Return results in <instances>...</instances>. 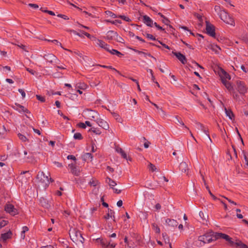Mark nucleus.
Masks as SVG:
<instances>
[{
    "label": "nucleus",
    "instance_id": "nucleus-1",
    "mask_svg": "<svg viewBox=\"0 0 248 248\" xmlns=\"http://www.w3.org/2000/svg\"><path fill=\"white\" fill-rule=\"evenodd\" d=\"M198 240L202 242L203 244L209 243L217 240L216 233L210 232L203 235L200 236Z\"/></svg>",
    "mask_w": 248,
    "mask_h": 248
},
{
    "label": "nucleus",
    "instance_id": "nucleus-2",
    "mask_svg": "<svg viewBox=\"0 0 248 248\" xmlns=\"http://www.w3.org/2000/svg\"><path fill=\"white\" fill-rule=\"evenodd\" d=\"M159 15H160L163 18V22L167 26V28H166V30H167L168 31H169V30L170 31L171 29L176 30H180V29H182L186 31H192L191 30H189L187 27L184 26H181L180 25H177L176 26V28H174L172 26H171L170 25H168V23H169V22H170V21L167 18H166L161 13H159Z\"/></svg>",
    "mask_w": 248,
    "mask_h": 248
},
{
    "label": "nucleus",
    "instance_id": "nucleus-3",
    "mask_svg": "<svg viewBox=\"0 0 248 248\" xmlns=\"http://www.w3.org/2000/svg\"><path fill=\"white\" fill-rule=\"evenodd\" d=\"M37 179L42 184L43 186L45 188L49 184V180L48 176L45 175L43 172H38L37 175Z\"/></svg>",
    "mask_w": 248,
    "mask_h": 248
},
{
    "label": "nucleus",
    "instance_id": "nucleus-4",
    "mask_svg": "<svg viewBox=\"0 0 248 248\" xmlns=\"http://www.w3.org/2000/svg\"><path fill=\"white\" fill-rule=\"evenodd\" d=\"M235 88L241 94H245L248 90V88L244 82L239 80L236 81Z\"/></svg>",
    "mask_w": 248,
    "mask_h": 248
},
{
    "label": "nucleus",
    "instance_id": "nucleus-5",
    "mask_svg": "<svg viewBox=\"0 0 248 248\" xmlns=\"http://www.w3.org/2000/svg\"><path fill=\"white\" fill-rule=\"evenodd\" d=\"M4 210L6 213L13 216L17 214V209L9 202L7 203L4 206Z\"/></svg>",
    "mask_w": 248,
    "mask_h": 248
},
{
    "label": "nucleus",
    "instance_id": "nucleus-6",
    "mask_svg": "<svg viewBox=\"0 0 248 248\" xmlns=\"http://www.w3.org/2000/svg\"><path fill=\"white\" fill-rule=\"evenodd\" d=\"M42 56L49 62L58 63L59 60L57 58L52 54H45Z\"/></svg>",
    "mask_w": 248,
    "mask_h": 248
},
{
    "label": "nucleus",
    "instance_id": "nucleus-7",
    "mask_svg": "<svg viewBox=\"0 0 248 248\" xmlns=\"http://www.w3.org/2000/svg\"><path fill=\"white\" fill-rule=\"evenodd\" d=\"M12 108L18 111L20 113L24 112L29 113V110L26 108L24 106L20 105L19 104L15 103L12 106Z\"/></svg>",
    "mask_w": 248,
    "mask_h": 248
},
{
    "label": "nucleus",
    "instance_id": "nucleus-8",
    "mask_svg": "<svg viewBox=\"0 0 248 248\" xmlns=\"http://www.w3.org/2000/svg\"><path fill=\"white\" fill-rule=\"evenodd\" d=\"M96 45H98L100 47L104 49L106 51H109V45L106 44L103 41L99 39H96L95 41Z\"/></svg>",
    "mask_w": 248,
    "mask_h": 248
},
{
    "label": "nucleus",
    "instance_id": "nucleus-9",
    "mask_svg": "<svg viewBox=\"0 0 248 248\" xmlns=\"http://www.w3.org/2000/svg\"><path fill=\"white\" fill-rule=\"evenodd\" d=\"M219 75L221 79L222 82H223V80L227 81V79H231V76L223 69L220 70Z\"/></svg>",
    "mask_w": 248,
    "mask_h": 248
},
{
    "label": "nucleus",
    "instance_id": "nucleus-10",
    "mask_svg": "<svg viewBox=\"0 0 248 248\" xmlns=\"http://www.w3.org/2000/svg\"><path fill=\"white\" fill-rule=\"evenodd\" d=\"M74 33L75 35H78L80 37H82L84 35H86L88 38L93 41H95V39H96L95 37L92 36L91 34L86 32H74Z\"/></svg>",
    "mask_w": 248,
    "mask_h": 248
},
{
    "label": "nucleus",
    "instance_id": "nucleus-11",
    "mask_svg": "<svg viewBox=\"0 0 248 248\" xmlns=\"http://www.w3.org/2000/svg\"><path fill=\"white\" fill-rule=\"evenodd\" d=\"M96 122L99 126L102 127L104 129L107 130L109 128V125L107 122L102 119L98 118L96 120Z\"/></svg>",
    "mask_w": 248,
    "mask_h": 248
},
{
    "label": "nucleus",
    "instance_id": "nucleus-12",
    "mask_svg": "<svg viewBox=\"0 0 248 248\" xmlns=\"http://www.w3.org/2000/svg\"><path fill=\"white\" fill-rule=\"evenodd\" d=\"M142 21L148 26L152 27L154 25L153 20L147 15L143 16Z\"/></svg>",
    "mask_w": 248,
    "mask_h": 248
},
{
    "label": "nucleus",
    "instance_id": "nucleus-13",
    "mask_svg": "<svg viewBox=\"0 0 248 248\" xmlns=\"http://www.w3.org/2000/svg\"><path fill=\"white\" fill-rule=\"evenodd\" d=\"M12 232L11 231H9L8 232L1 234L0 237V241L2 242H6V240L10 238L12 236Z\"/></svg>",
    "mask_w": 248,
    "mask_h": 248
},
{
    "label": "nucleus",
    "instance_id": "nucleus-14",
    "mask_svg": "<svg viewBox=\"0 0 248 248\" xmlns=\"http://www.w3.org/2000/svg\"><path fill=\"white\" fill-rule=\"evenodd\" d=\"M205 31L201 30V31H216V27L212 24L209 21L205 20Z\"/></svg>",
    "mask_w": 248,
    "mask_h": 248
},
{
    "label": "nucleus",
    "instance_id": "nucleus-15",
    "mask_svg": "<svg viewBox=\"0 0 248 248\" xmlns=\"http://www.w3.org/2000/svg\"><path fill=\"white\" fill-rule=\"evenodd\" d=\"M174 54L182 63L185 64L186 62V57L180 52H175Z\"/></svg>",
    "mask_w": 248,
    "mask_h": 248
},
{
    "label": "nucleus",
    "instance_id": "nucleus-16",
    "mask_svg": "<svg viewBox=\"0 0 248 248\" xmlns=\"http://www.w3.org/2000/svg\"><path fill=\"white\" fill-rule=\"evenodd\" d=\"M165 222L169 226L172 227H176L178 224L177 221L173 219L167 218L165 220Z\"/></svg>",
    "mask_w": 248,
    "mask_h": 248
},
{
    "label": "nucleus",
    "instance_id": "nucleus-17",
    "mask_svg": "<svg viewBox=\"0 0 248 248\" xmlns=\"http://www.w3.org/2000/svg\"><path fill=\"white\" fill-rule=\"evenodd\" d=\"M118 34L117 32H108L106 38L108 40H115L117 37Z\"/></svg>",
    "mask_w": 248,
    "mask_h": 248
},
{
    "label": "nucleus",
    "instance_id": "nucleus-18",
    "mask_svg": "<svg viewBox=\"0 0 248 248\" xmlns=\"http://www.w3.org/2000/svg\"><path fill=\"white\" fill-rule=\"evenodd\" d=\"M195 16H196V17H197V18L199 20V23L198 24V29L199 30H201L200 29V28L201 27H202L203 26V24H204V22H203V18H202V16H201L200 14H197V13H196L195 14Z\"/></svg>",
    "mask_w": 248,
    "mask_h": 248
},
{
    "label": "nucleus",
    "instance_id": "nucleus-19",
    "mask_svg": "<svg viewBox=\"0 0 248 248\" xmlns=\"http://www.w3.org/2000/svg\"><path fill=\"white\" fill-rule=\"evenodd\" d=\"M85 113H87L88 115L92 119H94L98 115V113L96 111L90 109L86 110Z\"/></svg>",
    "mask_w": 248,
    "mask_h": 248
},
{
    "label": "nucleus",
    "instance_id": "nucleus-20",
    "mask_svg": "<svg viewBox=\"0 0 248 248\" xmlns=\"http://www.w3.org/2000/svg\"><path fill=\"white\" fill-rule=\"evenodd\" d=\"M114 212L113 210H112L111 209H108V213L107 214V215L104 217L106 219H108L110 217L113 218V220L115 221V217H114Z\"/></svg>",
    "mask_w": 248,
    "mask_h": 248
},
{
    "label": "nucleus",
    "instance_id": "nucleus-21",
    "mask_svg": "<svg viewBox=\"0 0 248 248\" xmlns=\"http://www.w3.org/2000/svg\"><path fill=\"white\" fill-rule=\"evenodd\" d=\"M70 169H71V172L73 174H74L75 175H79L80 170L77 167L74 166L73 165H71L70 166Z\"/></svg>",
    "mask_w": 248,
    "mask_h": 248
},
{
    "label": "nucleus",
    "instance_id": "nucleus-22",
    "mask_svg": "<svg viewBox=\"0 0 248 248\" xmlns=\"http://www.w3.org/2000/svg\"><path fill=\"white\" fill-rule=\"evenodd\" d=\"M175 123L177 124H180V125H182L185 129H187V130H188V127H187L186 125H185V124L184 123H183V122L182 121V119L179 118V117L178 116H176L175 117Z\"/></svg>",
    "mask_w": 248,
    "mask_h": 248
},
{
    "label": "nucleus",
    "instance_id": "nucleus-23",
    "mask_svg": "<svg viewBox=\"0 0 248 248\" xmlns=\"http://www.w3.org/2000/svg\"><path fill=\"white\" fill-rule=\"evenodd\" d=\"M179 169L182 172H186L187 170V165L186 162H181L179 165Z\"/></svg>",
    "mask_w": 248,
    "mask_h": 248
},
{
    "label": "nucleus",
    "instance_id": "nucleus-24",
    "mask_svg": "<svg viewBox=\"0 0 248 248\" xmlns=\"http://www.w3.org/2000/svg\"><path fill=\"white\" fill-rule=\"evenodd\" d=\"M82 159L85 161L90 160L92 161L93 158V155L91 153H86L82 155Z\"/></svg>",
    "mask_w": 248,
    "mask_h": 248
},
{
    "label": "nucleus",
    "instance_id": "nucleus-25",
    "mask_svg": "<svg viewBox=\"0 0 248 248\" xmlns=\"http://www.w3.org/2000/svg\"><path fill=\"white\" fill-rule=\"evenodd\" d=\"M222 83L225 86V87L230 91H233L234 89L232 84L228 81H223Z\"/></svg>",
    "mask_w": 248,
    "mask_h": 248
},
{
    "label": "nucleus",
    "instance_id": "nucleus-26",
    "mask_svg": "<svg viewBox=\"0 0 248 248\" xmlns=\"http://www.w3.org/2000/svg\"><path fill=\"white\" fill-rule=\"evenodd\" d=\"M109 51H108L111 54L113 55H116L118 56V57H121L122 55V54L119 51H117L116 49H112L111 47L109 46Z\"/></svg>",
    "mask_w": 248,
    "mask_h": 248
},
{
    "label": "nucleus",
    "instance_id": "nucleus-27",
    "mask_svg": "<svg viewBox=\"0 0 248 248\" xmlns=\"http://www.w3.org/2000/svg\"><path fill=\"white\" fill-rule=\"evenodd\" d=\"M40 202L42 206L45 207V208H48L50 206L48 203L47 201L44 198H41L40 199Z\"/></svg>",
    "mask_w": 248,
    "mask_h": 248
},
{
    "label": "nucleus",
    "instance_id": "nucleus-28",
    "mask_svg": "<svg viewBox=\"0 0 248 248\" xmlns=\"http://www.w3.org/2000/svg\"><path fill=\"white\" fill-rule=\"evenodd\" d=\"M116 151L117 153L121 154V155H122V156L123 158H124L126 159H127V155H126V153L123 150V149L122 148L117 147L116 148Z\"/></svg>",
    "mask_w": 248,
    "mask_h": 248
},
{
    "label": "nucleus",
    "instance_id": "nucleus-29",
    "mask_svg": "<svg viewBox=\"0 0 248 248\" xmlns=\"http://www.w3.org/2000/svg\"><path fill=\"white\" fill-rule=\"evenodd\" d=\"M217 239L218 238H222L225 239V240H227L229 239V236L222 233H216Z\"/></svg>",
    "mask_w": 248,
    "mask_h": 248
},
{
    "label": "nucleus",
    "instance_id": "nucleus-30",
    "mask_svg": "<svg viewBox=\"0 0 248 248\" xmlns=\"http://www.w3.org/2000/svg\"><path fill=\"white\" fill-rule=\"evenodd\" d=\"M106 183L109 185L111 188H113L114 186L117 185L115 181L109 178L106 179Z\"/></svg>",
    "mask_w": 248,
    "mask_h": 248
},
{
    "label": "nucleus",
    "instance_id": "nucleus-31",
    "mask_svg": "<svg viewBox=\"0 0 248 248\" xmlns=\"http://www.w3.org/2000/svg\"><path fill=\"white\" fill-rule=\"evenodd\" d=\"M224 110L226 116L228 117L231 120H232L233 117V114L232 110L230 109H228L226 108H225Z\"/></svg>",
    "mask_w": 248,
    "mask_h": 248
},
{
    "label": "nucleus",
    "instance_id": "nucleus-32",
    "mask_svg": "<svg viewBox=\"0 0 248 248\" xmlns=\"http://www.w3.org/2000/svg\"><path fill=\"white\" fill-rule=\"evenodd\" d=\"M224 22L226 23L227 24L232 25L233 26H234V21L232 17H231L230 15H228V19L224 20Z\"/></svg>",
    "mask_w": 248,
    "mask_h": 248
},
{
    "label": "nucleus",
    "instance_id": "nucleus-33",
    "mask_svg": "<svg viewBox=\"0 0 248 248\" xmlns=\"http://www.w3.org/2000/svg\"><path fill=\"white\" fill-rule=\"evenodd\" d=\"M235 246L240 248H248V247L243 243L241 241H238L235 242Z\"/></svg>",
    "mask_w": 248,
    "mask_h": 248
},
{
    "label": "nucleus",
    "instance_id": "nucleus-34",
    "mask_svg": "<svg viewBox=\"0 0 248 248\" xmlns=\"http://www.w3.org/2000/svg\"><path fill=\"white\" fill-rule=\"evenodd\" d=\"M97 241L99 243L103 248H107L108 247V242H105L102 239H97Z\"/></svg>",
    "mask_w": 248,
    "mask_h": 248
},
{
    "label": "nucleus",
    "instance_id": "nucleus-35",
    "mask_svg": "<svg viewBox=\"0 0 248 248\" xmlns=\"http://www.w3.org/2000/svg\"><path fill=\"white\" fill-rule=\"evenodd\" d=\"M77 26H78V28L77 29L78 31H83L82 30L83 29H86V30H89L90 29L89 27H88L87 26H83V25H81L80 24H78L77 25Z\"/></svg>",
    "mask_w": 248,
    "mask_h": 248
},
{
    "label": "nucleus",
    "instance_id": "nucleus-36",
    "mask_svg": "<svg viewBox=\"0 0 248 248\" xmlns=\"http://www.w3.org/2000/svg\"><path fill=\"white\" fill-rule=\"evenodd\" d=\"M224 12V15L222 14L220 16L221 18L224 21V20H227L228 18V15H230L225 10H222Z\"/></svg>",
    "mask_w": 248,
    "mask_h": 248
},
{
    "label": "nucleus",
    "instance_id": "nucleus-37",
    "mask_svg": "<svg viewBox=\"0 0 248 248\" xmlns=\"http://www.w3.org/2000/svg\"><path fill=\"white\" fill-rule=\"evenodd\" d=\"M98 183V181L96 179H92L89 182V184L91 186H95L97 185Z\"/></svg>",
    "mask_w": 248,
    "mask_h": 248
},
{
    "label": "nucleus",
    "instance_id": "nucleus-38",
    "mask_svg": "<svg viewBox=\"0 0 248 248\" xmlns=\"http://www.w3.org/2000/svg\"><path fill=\"white\" fill-rule=\"evenodd\" d=\"M76 88L78 89H85L86 88V85L84 83H78L76 85Z\"/></svg>",
    "mask_w": 248,
    "mask_h": 248
},
{
    "label": "nucleus",
    "instance_id": "nucleus-39",
    "mask_svg": "<svg viewBox=\"0 0 248 248\" xmlns=\"http://www.w3.org/2000/svg\"><path fill=\"white\" fill-rule=\"evenodd\" d=\"M134 51L137 53H138L140 55H143L144 56H149L150 57H152V58H153V56H152L150 54H147V53H145L143 52H142V51H139V50H136V49H133ZM154 58L155 59V58L154 57Z\"/></svg>",
    "mask_w": 248,
    "mask_h": 248
},
{
    "label": "nucleus",
    "instance_id": "nucleus-40",
    "mask_svg": "<svg viewBox=\"0 0 248 248\" xmlns=\"http://www.w3.org/2000/svg\"><path fill=\"white\" fill-rule=\"evenodd\" d=\"M106 14L114 18L118 17V16H117L115 14L113 13L112 12L110 11H107L105 12Z\"/></svg>",
    "mask_w": 248,
    "mask_h": 248
},
{
    "label": "nucleus",
    "instance_id": "nucleus-41",
    "mask_svg": "<svg viewBox=\"0 0 248 248\" xmlns=\"http://www.w3.org/2000/svg\"><path fill=\"white\" fill-rule=\"evenodd\" d=\"M18 138H19V139L23 142H25L26 140H27V138L24 135H23L20 133H19L18 134Z\"/></svg>",
    "mask_w": 248,
    "mask_h": 248
},
{
    "label": "nucleus",
    "instance_id": "nucleus-42",
    "mask_svg": "<svg viewBox=\"0 0 248 248\" xmlns=\"http://www.w3.org/2000/svg\"><path fill=\"white\" fill-rule=\"evenodd\" d=\"M74 138L75 140H81L82 139V135L79 133H76L74 135Z\"/></svg>",
    "mask_w": 248,
    "mask_h": 248
},
{
    "label": "nucleus",
    "instance_id": "nucleus-43",
    "mask_svg": "<svg viewBox=\"0 0 248 248\" xmlns=\"http://www.w3.org/2000/svg\"><path fill=\"white\" fill-rule=\"evenodd\" d=\"M154 25L156 27V29L158 30H161L162 31H165L166 30L165 28H163L161 27L159 25H158L156 22L154 23Z\"/></svg>",
    "mask_w": 248,
    "mask_h": 248
},
{
    "label": "nucleus",
    "instance_id": "nucleus-44",
    "mask_svg": "<svg viewBox=\"0 0 248 248\" xmlns=\"http://www.w3.org/2000/svg\"><path fill=\"white\" fill-rule=\"evenodd\" d=\"M153 229L156 233H159L160 232L159 228L155 224H153Z\"/></svg>",
    "mask_w": 248,
    "mask_h": 248
},
{
    "label": "nucleus",
    "instance_id": "nucleus-45",
    "mask_svg": "<svg viewBox=\"0 0 248 248\" xmlns=\"http://www.w3.org/2000/svg\"><path fill=\"white\" fill-rule=\"evenodd\" d=\"M118 17H119V18H120L126 21H128V22H129L130 20V19H129V17H128L125 16L120 15L118 16Z\"/></svg>",
    "mask_w": 248,
    "mask_h": 248
},
{
    "label": "nucleus",
    "instance_id": "nucleus-46",
    "mask_svg": "<svg viewBox=\"0 0 248 248\" xmlns=\"http://www.w3.org/2000/svg\"><path fill=\"white\" fill-rule=\"evenodd\" d=\"M201 131H203L206 135V136H207L208 139H209V140L210 141H211V139H210V138L209 137V135L208 134V130H206V129L205 127H204Z\"/></svg>",
    "mask_w": 248,
    "mask_h": 248
},
{
    "label": "nucleus",
    "instance_id": "nucleus-47",
    "mask_svg": "<svg viewBox=\"0 0 248 248\" xmlns=\"http://www.w3.org/2000/svg\"><path fill=\"white\" fill-rule=\"evenodd\" d=\"M130 26L131 28H130V30H132L133 31L135 30H139L140 31H141V30L137 26V25L135 24H131Z\"/></svg>",
    "mask_w": 248,
    "mask_h": 248
},
{
    "label": "nucleus",
    "instance_id": "nucleus-48",
    "mask_svg": "<svg viewBox=\"0 0 248 248\" xmlns=\"http://www.w3.org/2000/svg\"><path fill=\"white\" fill-rule=\"evenodd\" d=\"M8 221L7 220H2L0 222V228L4 227L8 223Z\"/></svg>",
    "mask_w": 248,
    "mask_h": 248
},
{
    "label": "nucleus",
    "instance_id": "nucleus-49",
    "mask_svg": "<svg viewBox=\"0 0 248 248\" xmlns=\"http://www.w3.org/2000/svg\"><path fill=\"white\" fill-rule=\"evenodd\" d=\"M227 241L228 242L229 244H230V245L232 246H234L235 245V242H233L232 240V238H231L230 236L229 237V239H227Z\"/></svg>",
    "mask_w": 248,
    "mask_h": 248
},
{
    "label": "nucleus",
    "instance_id": "nucleus-50",
    "mask_svg": "<svg viewBox=\"0 0 248 248\" xmlns=\"http://www.w3.org/2000/svg\"><path fill=\"white\" fill-rule=\"evenodd\" d=\"M196 125L197 128L200 130H202L204 127V126L200 123H197Z\"/></svg>",
    "mask_w": 248,
    "mask_h": 248
},
{
    "label": "nucleus",
    "instance_id": "nucleus-51",
    "mask_svg": "<svg viewBox=\"0 0 248 248\" xmlns=\"http://www.w3.org/2000/svg\"><path fill=\"white\" fill-rule=\"evenodd\" d=\"M36 98H37L38 100H39V101H40L42 102H45V99L44 97L41 96L39 95H36Z\"/></svg>",
    "mask_w": 248,
    "mask_h": 248
},
{
    "label": "nucleus",
    "instance_id": "nucleus-52",
    "mask_svg": "<svg viewBox=\"0 0 248 248\" xmlns=\"http://www.w3.org/2000/svg\"><path fill=\"white\" fill-rule=\"evenodd\" d=\"M115 40L120 43H123L124 41V39L118 35H117V37H116Z\"/></svg>",
    "mask_w": 248,
    "mask_h": 248
},
{
    "label": "nucleus",
    "instance_id": "nucleus-53",
    "mask_svg": "<svg viewBox=\"0 0 248 248\" xmlns=\"http://www.w3.org/2000/svg\"><path fill=\"white\" fill-rule=\"evenodd\" d=\"M146 36L149 39L152 40H155V37L152 34L146 33Z\"/></svg>",
    "mask_w": 248,
    "mask_h": 248
},
{
    "label": "nucleus",
    "instance_id": "nucleus-54",
    "mask_svg": "<svg viewBox=\"0 0 248 248\" xmlns=\"http://www.w3.org/2000/svg\"><path fill=\"white\" fill-rule=\"evenodd\" d=\"M190 32V34L194 36H199L200 37H202V38H203V35H201V34H198L197 33H194L193 32H192V31H190L189 32Z\"/></svg>",
    "mask_w": 248,
    "mask_h": 248
},
{
    "label": "nucleus",
    "instance_id": "nucleus-55",
    "mask_svg": "<svg viewBox=\"0 0 248 248\" xmlns=\"http://www.w3.org/2000/svg\"><path fill=\"white\" fill-rule=\"evenodd\" d=\"M44 12L46 13H47L48 14H49L51 16H55V13L52 11L46 10L45 11H44Z\"/></svg>",
    "mask_w": 248,
    "mask_h": 248
},
{
    "label": "nucleus",
    "instance_id": "nucleus-56",
    "mask_svg": "<svg viewBox=\"0 0 248 248\" xmlns=\"http://www.w3.org/2000/svg\"><path fill=\"white\" fill-rule=\"evenodd\" d=\"M18 92L21 93L23 98H24L26 96V93L23 89H18Z\"/></svg>",
    "mask_w": 248,
    "mask_h": 248
},
{
    "label": "nucleus",
    "instance_id": "nucleus-57",
    "mask_svg": "<svg viewBox=\"0 0 248 248\" xmlns=\"http://www.w3.org/2000/svg\"><path fill=\"white\" fill-rule=\"evenodd\" d=\"M149 168L150 170H151L152 171H155L156 170V168L155 165H154L152 164H150L149 165Z\"/></svg>",
    "mask_w": 248,
    "mask_h": 248
},
{
    "label": "nucleus",
    "instance_id": "nucleus-58",
    "mask_svg": "<svg viewBox=\"0 0 248 248\" xmlns=\"http://www.w3.org/2000/svg\"><path fill=\"white\" fill-rule=\"evenodd\" d=\"M29 6L34 9H37L39 7L38 5L36 4L30 3L29 4Z\"/></svg>",
    "mask_w": 248,
    "mask_h": 248
},
{
    "label": "nucleus",
    "instance_id": "nucleus-59",
    "mask_svg": "<svg viewBox=\"0 0 248 248\" xmlns=\"http://www.w3.org/2000/svg\"><path fill=\"white\" fill-rule=\"evenodd\" d=\"M57 16L62 18L65 20H67L69 19V18L66 16L64 15L59 14L57 15Z\"/></svg>",
    "mask_w": 248,
    "mask_h": 248
},
{
    "label": "nucleus",
    "instance_id": "nucleus-60",
    "mask_svg": "<svg viewBox=\"0 0 248 248\" xmlns=\"http://www.w3.org/2000/svg\"><path fill=\"white\" fill-rule=\"evenodd\" d=\"M111 23L113 24L117 25L118 24H121L122 23V21L120 20L116 19L114 21H112Z\"/></svg>",
    "mask_w": 248,
    "mask_h": 248
},
{
    "label": "nucleus",
    "instance_id": "nucleus-61",
    "mask_svg": "<svg viewBox=\"0 0 248 248\" xmlns=\"http://www.w3.org/2000/svg\"><path fill=\"white\" fill-rule=\"evenodd\" d=\"M28 230H29V229L27 226H24L22 228V231L21 232H22V234H25V233L26 232L28 231Z\"/></svg>",
    "mask_w": 248,
    "mask_h": 248
},
{
    "label": "nucleus",
    "instance_id": "nucleus-62",
    "mask_svg": "<svg viewBox=\"0 0 248 248\" xmlns=\"http://www.w3.org/2000/svg\"><path fill=\"white\" fill-rule=\"evenodd\" d=\"M207 33L209 36H212L213 37H215L216 36V32H205Z\"/></svg>",
    "mask_w": 248,
    "mask_h": 248
},
{
    "label": "nucleus",
    "instance_id": "nucleus-63",
    "mask_svg": "<svg viewBox=\"0 0 248 248\" xmlns=\"http://www.w3.org/2000/svg\"><path fill=\"white\" fill-rule=\"evenodd\" d=\"M111 241L108 242V247L110 246L111 248H114L116 246V244L111 243Z\"/></svg>",
    "mask_w": 248,
    "mask_h": 248
},
{
    "label": "nucleus",
    "instance_id": "nucleus-64",
    "mask_svg": "<svg viewBox=\"0 0 248 248\" xmlns=\"http://www.w3.org/2000/svg\"><path fill=\"white\" fill-rule=\"evenodd\" d=\"M199 216L203 219H205V216H204V213L202 212V211L200 212Z\"/></svg>",
    "mask_w": 248,
    "mask_h": 248
}]
</instances>
